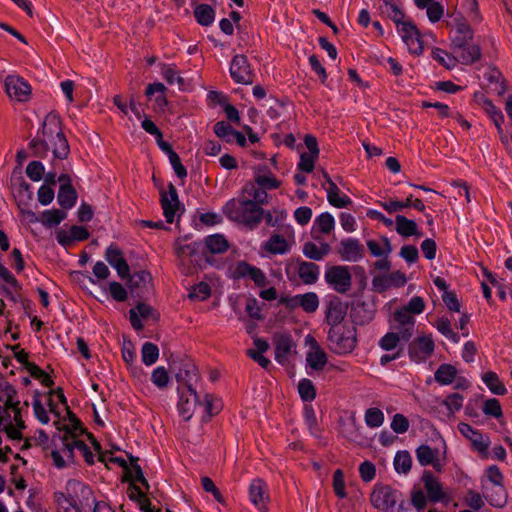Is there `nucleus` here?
I'll return each mask as SVG.
<instances>
[{
  "label": "nucleus",
  "instance_id": "nucleus-1",
  "mask_svg": "<svg viewBox=\"0 0 512 512\" xmlns=\"http://www.w3.org/2000/svg\"><path fill=\"white\" fill-rule=\"evenodd\" d=\"M223 213L232 221L256 228L263 219L264 209L246 197L233 198L223 206Z\"/></svg>",
  "mask_w": 512,
  "mask_h": 512
},
{
  "label": "nucleus",
  "instance_id": "nucleus-2",
  "mask_svg": "<svg viewBox=\"0 0 512 512\" xmlns=\"http://www.w3.org/2000/svg\"><path fill=\"white\" fill-rule=\"evenodd\" d=\"M38 135L51 144L55 158L64 159L69 154V144L62 131L61 121L57 114L49 113L44 118Z\"/></svg>",
  "mask_w": 512,
  "mask_h": 512
},
{
  "label": "nucleus",
  "instance_id": "nucleus-3",
  "mask_svg": "<svg viewBox=\"0 0 512 512\" xmlns=\"http://www.w3.org/2000/svg\"><path fill=\"white\" fill-rule=\"evenodd\" d=\"M327 340L330 350L334 353L349 354L356 347V328L350 324L329 328Z\"/></svg>",
  "mask_w": 512,
  "mask_h": 512
},
{
  "label": "nucleus",
  "instance_id": "nucleus-4",
  "mask_svg": "<svg viewBox=\"0 0 512 512\" xmlns=\"http://www.w3.org/2000/svg\"><path fill=\"white\" fill-rule=\"evenodd\" d=\"M20 401L15 402V408H6L0 405V428H2L11 439H20L21 430L25 428L24 420L19 407Z\"/></svg>",
  "mask_w": 512,
  "mask_h": 512
},
{
  "label": "nucleus",
  "instance_id": "nucleus-5",
  "mask_svg": "<svg viewBox=\"0 0 512 512\" xmlns=\"http://www.w3.org/2000/svg\"><path fill=\"white\" fill-rule=\"evenodd\" d=\"M370 500L375 508L384 512H404L406 510L403 501L395 508L398 501V492L388 486L375 489Z\"/></svg>",
  "mask_w": 512,
  "mask_h": 512
},
{
  "label": "nucleus",
  "instance_id": "nucleus-6",
  "mask_svg": "<svg viewBox=\"0 0 512 512\" xmlns=\"http://www.w3.org/2000/svg\"><path fill=\"white\" fill-rule=\"evenodd\" d=\"M295 243L294 230L291 225L282 228V234L274 233L263 244V249L273 255L288 253Z\"/></svg>",
  "mask_w": 512,
  "mask_h": 512
},
{
  "label": "nucleus",
  "instance_id": "nucleus-7",
  "mask_svg": "<svg viewBox=\"0 0 512 512\" xmlns=\"http://www.w3.org/2000/svg\"><path fill=\"white\" fill-rule=\"evenodd\" d=\"M59 441L63 445L64 455L69 461L74 460V451L77 450L88 464L94 463V455L90 448L70 431H65L59 436Z\"/></svg>",
  "mask_w": 512,
  "mask_h": 512
},
{
  "label": "nucleus",
  "instance_id": "nucleus-8",
  "mask_svg": "<svg viewBox=\"0 0 512 512\" xmlns=\"http://www.w3.org/2000/svg\"><path fill=\"white\" fill-rule=\"evenodd\" d=\"M286 274L291 279L290 273L298 274L301 281L307 285L317 282L319 278V266L313 262L303 261L301 259H290L286 263Z\"/></svg>",
  "mask_w": 512,
  "mask_h": 512
},
{
  "label": "nucleus",
  "instance_id": "nucleus-9",
  "mask_svg": "<svg viewBox=\"0 0 512 512\" xmlns=\"http://www.w3.org/2000/svg\"><path fill=\"white\" fill-rule=\"evenodd\" d=\"M325 281L338 293H346L352 285V276L347 266L337 265L326 269Z\"/></svg>",
  "mask_w": 512,
  "mask_h": 512
},
{
  "label": "nucleus",
  "instance_id": "nucleus-10",
  "mask_svg": "<svg viewBox=\"0 0 512 512\" xmlns=\"http://www.w3.org/2000/svg\"><path fill=\"white\" fill-rule=\"evenodd\" d=\"M396 27L409 52L415 55L422 54L423 43L420 37V33L413 22L408 20Z\"/></svg>",
  "mask_w": 512,
  "mask_h": 512
},
{
  "label": "nucleus",
  "instance_id": "nucleus-11",
  "mask_svg": "<svg viewBox=\"0 0 512 512\" xmlns=\"http://www.w3.org/2000/svg\"><path fill=\"white\" fill-rule=\"evenodd\" d=\"M434 341L431 336L414 339L408 346L410 359L415 363L425 362L434 352Z\"/></svg>",
  "mask_w": 512,
  "mask_h": 512
},
{
  "label": "nucleus",
  "instance_id": "nucleus-12",
  "mask_svg": "<svg viewBox=\"0 0 512 512\" xmlns=\"http://www.w3.org/2000/svg\"><path fill=\"white\" fill-rule=\"evenodd\" d=\"M5 91L9 98L18 102H26L31 95V87L23 78L9 75L5 78Z\"/></svg>",
  "mask_w": 512,
  "mask_h": 512
},
{
  "label": "nucleus",
  "instance_id": "nucleus-13",
  "mask_svg": "<svg viewBox=\"0 0 512 512\" xmlns=\"http://www.w3.org/2000/svg\"><path fill=\"white\" fill-rule=\"evenodd\" d=\"M347 309V304L343 302L339 297L333 296L329 299L325 311V321L330 326V328H335L347 324L344 323Z\"/></svg>",
  "mask_w": 512,
  "mask_h": 512
},
{
  "label": "nucleus",
  "instance_id": "nucleus-14",
  "mask_svg": "<svg viewBox=\"0 0 512 512\" xmlns=\"http://www.w3.org/2000/svg\"><path fill=\"white\" fill-rule=\"evenodd\" d=\"M337 254L347 262H358L365 255V249L357 238L342 239L337 247Z\"/></svg>",
  "mask_w": 512,
  "mask_h": 512
},
{
  "label": "nucleus",
  "instance_id": "nucleus-15",
  "mask_svg": "<svg viewBox=\"0 0 512 512\" xmlns=\"http://www.w3.org/2000/svg\"><path fill=\"white\" fill-rule=\"evenodd\" d=\"M407 279L404 273L393 271L375 275L372 279L373 289L379 293L385 292L391 288L402 287L406 284Z\"/></svg>",
  "mask_w": 512,
  "mask_h": 512
},
{
  "label": "nucleus",
  "instance_id": "nucleus-16",
  "mask_svg": "<svg viewBox=\"0 0 512 512\" xmlns=\"http://www.w3.org/2000/svg\"><path fill=\"white\" fill-rule=\"evenodd\" d=\"M231 77L240 84H251L253 82V71L250 68L247 57L236 55L233 57L230 65Z\"/></svg>",
  "mask_w": 512,
  "mask_h": 512
},
{
  "label": "nucleus",
  "instance_id": "nucleus-17",
  "mask_svg": "<svg viewBox=\"0 0 512 512\" xmlns=\"http://www.w3.org/2000/svg\"><path fill=\"white\" fill-rule=\"evenodd\" d=\"M459 432L468 439L474 450L482 455H486L489 445L490 439L488 436L483 435L480 431L474 429L471 425L467 423H459L458 424Z\"/></svg>",
  "mask_w": 512,
  "mask_h": 512
},
{
  "label": "nucleus",
  "instance_id": "nucleus-18",
  "mask_svg": "<svg viewBox=\"0 0 512 512\" xmlns=\"http://www.w3.org/2000/svg\"><path fill=\"white\" fill-rule=\"evenodd\" d=\"M249 498L260 512L268 511L269 494L263 480L257 478L252 481L249 487Z\"/></svg>",
  "mask_w": 512,
  "mask_h": 512
},
{
  "label": "nucleus",
  "instance_id": "nucleus-19",
  "mask_svg": "<svg viewBox=\"0 0 512 512\" xmlns=\"http://www.w3.org/2000/svg\"><path fill=\"white\" fill-rule=\"evenodd\" d=\"M179 402L178 411L184 420H189L194 414V410L199 403V397L194 388L178 389Z\"/></svg>",
  "mask_w": 512,
  "mask_h": 512
},
{
  "label": "nucleus",
  "instance_id": "nucleus-20",
  "mask_svg": "<svg viewBox=\"0 0 512 512\" xmlns=\"http://www.w3.org/2000/svg\"><path fill=\"white\" fill-rule=\"evenodd\" d=\"M323 177L325 179V184H323V187L327 192L328 202L336 208H345L349 206L352 203V200L346 194L340 191L336 183L333 182V180L326 172H323Z\"/></svg>",
  "mask_w": 512,
  "mask_h": 512
},
{
  "label": "nucleus",
  "instance_id": "nucleus-21",
  "mask_svg": "<svg viewBox=\"0 0 512 512\" xmlns=\"http://www.w3.org/2000/svg\"><path fill=\"white\" fill-rule=\"evenodd\" d=\"M273 342L275 346V360L280 364H284L288 356L294 352L296 345L288 333L276 334Z\"/></svg>",
  "mask_w": 512,
  "mask_h": 512
},
{
  "label": "nucleus",
  "instance_id": "nucleus-22",
  "mask_svg": "<svg viewBox=\"0 0 512 512\" xmlns=\"http://www.w3.org/2000/svg\"><path fill=\"white\" fill-rule=\"evenodd\" d=\"M161 205L166 221L173 223L176 212L179 209V200L177 190L172 183L168 185V192L161 194Z\"/></svg>",
  "mask_w": 512,
  "mask_h": 512
},
{
  "label": "nucleus",
  "instance_id": "nucleus-23",
  "mask_svg": "<svg viewBox=\"0 0 512 512\" xmlns=\"http://www.w3.org/2000/svg\"><path fill=\"white\" fill-rule=\"evenodd\" d=\"M394 321L396 322L397 332L402 333V340L407 342L414 333L415 318L414 315L400 308L394 312Z\"/></svg>",
  "mask_w": 512,
  "mask_h": 512
},
{
  "label": "nucleus",
  "instance_id": "nucleus-24",
  "mask_svg": "<svg viewBox=\"0 0 512 512\" xmlns=\"http://www.w3.org/2000/svg\"><path fill=\"white\" fill-rule=\"evenodd\" d=\"M105 258L108 263L116 269L118 275L122 279H126L130 275L129 265L123 257L122 251L115 245H110L105 252Z\"/></svg>",
  "mask_w": 512,
  "mask_h": 512
},
{
  "label": "nucleus",
  "instance_id": "nucleus-25",
  "mask_svg": "<svg viewBox=\"0 0 512 512\" xmlns=\"http://www.w3.org/2000/svg\"><path fill=\"white\" fill-rule=\"evenodd\" d=\"M416 458L421 466L431 465L437 472H442L444 463L438 458V450L428 445H420L416 451Z\"/></svg>",
  "mask_w": 512,
  "mask_h": 512
},
{
  "label": "nucleus",
  "instance_id": "nucleus-26",
  "mask_svg": "<svg viewBox=\"0 0 512 512\" xmlns=\"http://www.w3.org/2000/svg\"><path fill=\"white\" fill-rule=\"evenodd\" d=\"M451 49L456 56L457 62L464 65H471L481 58L479 45L473 44L472 41L461 48L451 47Z\"/></svg>",
  "mask_w": 512,
  "mask_h": 512
},
{
  "label": "nucleus",
  "instance_id": "nucleus-27",
  "mask_svg": "<svg viewBox=\"0 0 512 512\" xmlns=\"http://www.w3.org/2000/svg\"><path fill=\"white\" fill-rule=\"evenodd\" d=\"M422 481L432 502H439L447 497L446 493L443 491L442 484L431 472L425 471L422 476Z\"/></svg>",
  "mask_w": 512,
  "mask_h": 512
},
{
  "label": "nucleus",
  "instance_id": "nucleus-28",
  "mask_svg": "<svg viewBox=\"0 0 512 512\" xmlns=\"http://www.w3.org/2000/svg\"><path fill=\"white\" fill-rule=\"evenodd\" d=\"M483 493L486 500L494 507H504L507 503V491L504 484L485 485L483 484Z\"/></svg>",
  "mask_w": 512,
  "mask_h": 512
},
{
  "label": "nucleus",
  "instance_id": "nucleus-29",
  "mask_svg": "<svg viewBox=\"0 0 512 512\" xmlns=\"http://www.w3.org/2000/svg\"><path fill=\"white\" fill-rule=\"evenodd\" d=\"M253 181L263 187L266 191L278 189L281 185V182L274 176L266 165H258L255 168Z\"/></svg>",
  "mask_w": 512,
  "mask_h": 512
},
{
  "label": "nucleus",
  "instance_id": "nucleus-30",
  "mask_svg": "<svg viewBox=\"0 0 512 512\" xmlns=\"http://www.w3.org/2000/svg\"><path fill=\"white\" fill-rule=\"evenodd\" d=\"M289 307H301L307 313L315 312L319 307V299L316 293L308 292L296 295L287 302Z\"/></svg>",
  "mask_w": 512,
  "mask_h": 512
},
{
  "label": "nucleus",
  "instance_id": "nucleus-31",
  "mask_svg": "<svg viewBox=\"0 0 512 512\" xmlns=\"http://www.w3.org/2000/svg\"><path fill=\"white\" fill-rule=\"evenodd\" d=\"M334 227V217L329 212H323L314 220L312 234L315 239H318L320 235L330 234L334 230Z\"/></svg>",
  "mask_w": 512,
  "mask_h": 512
},
{
  "label": "nucleus",
  "instance_id": "nucleus-32",
  "mask_svg": "<svg viewBox=\"0 0 512 512\" xmlns=\"http://www.w3.org/2000/svg\"><path fill=\"white\" fill-rule=\"evenodd\" d=\"M473 40V31L466 21H458L451 41V47L461 48Z\"/></svg>",
  "mask_w": 512,
  "mask_h": 512
},
{
  "label": "nucleus",
  "instance_id": "nucleus-33",
  "mask_svg": "<svg viewBox=\"0 0 512 512\" xmlns=\"http://www.w3.org/2000/svg\"><path fill=\"white\" fill-rule=\"evenodd\" d=\"M243 196H248L249 200L255 201L260 207L268 204L267 191L255 181H248L242 188Z\"/></svg>",
  "mask_w": 512,
  "mask_h": 512
},
{
  "label": "nucleus",
  "instance_id": "nucleus-34",
  "mask_svg": "<svg viewBox=\"0 0 512 512\" xmlns=\"http://www.w3.org/2000/svg\"><path fill=\"white\" fill-rule=\"evenodd\" d=\"M306 361L314 370L323 369L327 363L326 353L320 348L314 338H311V350L307 353Z\"/></svg>",
  "mask_w": 512,
  "mask_h": 512
},
{
  "label": "nucleus",
  "instance_id": "nucleus-35",
  "mask_svg": "<svg viewBox=\"0 0 512 512\" xmlns=\"http://www.w3.org/2000/svg\"><path fill=\"white\" fill-rule=\"evenodd\" d=\"M464 397L459 393H452L443 400H436L440 407H444L445 411L442 414L446 417L453 416L456 412L460 411L463 407Z\"/></svg>",
  "mask_w": 512,
  "mask_h": 512
},
{
  "label": "nucleus",
  "instance_id": "nucleus-36",
  "mask_svg": "<svg viewBox=\"0 0 512 512\" xmlns=\"http://www.w3.org/2000/svg\"><path fill=\"white\" fill-rule=\"evenodd\" d=\"M57 201L64 210H69L74 207L77 201V192L71 183L60 185Z\"/></svg>",
  "mask_w": 512,
  "mask_h": 512
},
{
  "label": "nucleus",
  "instance_id": "nucleus-37",
  "mask_svg": "<svg viewBox=\"0 0 512 512\" xmlns=\"http://www.w3.org/2000/svg\"><path fill=\"white\" fill-rule=\"evenodd\" d=\"M395 224L397 233L403 237L422 236V233L418 230L417 223L403 215L396 216Z\"/></svg>",
  "mask_w": 512,
  "mask_h": 512
},
{
  "label": "nucleus",
  "instance_id": "nucleus-38",
  "mask_svg": "<svg viewBox=\"0 0 512 512\" xmlns=\"http://www.w3.org/2000/svg\"><path fill=\"white\" fill-rule=\"evenodd\" d=\"M330 251L331 247L326 242H322L320 245H317L314 242H306L302 248L304 256L315 261L322 260Z\"/></svg>",
  "mask_w": 512,
  "mask_h": 512
},
{
  "label": "nucleus",
  "instance_id": "nucleus-39",
  "mask_svg": "<svg viewBox=\"0 0 512 512\" xmlns=\"http://www.w3.org/2000/svg\"><path fill=\"white\" fill-rule=\"evenodd\" d=\"M366 245L374 257H388L392 252V246L387 237L370 239L367 241Z\"/></svg>",
  "mask_w": 512,
  "mask_h": 512
},
{
  "label": "nucleus",
  "instance_id": "nucleus-40",
  "mask_svg": "<svg viewBox=\"0 0 512 512\" xmlns=\"http://www.w3.org/2000/svg\"><path fill=\"white\" fill-rule=\"evenodd\" d=\"M479 104L495 126L503 125L505 121L504 115L501 109L495 106L490 99L483 96Z\"/></svg>",
  "mask_w": 512,
  "mask_h": 512
},
{
  "label": "nucleus",
  "instance_id": "nucleus-41",
  "mask_svg": "<svg viewBox=\"0 0 512 512\" xmlns=\"http://www.w3.org/2000/svg\"><path fill=\"white\" fill-rule=\"evenodd\" d=\"M16 394L17 392L14 387L4 378L0 377V405L2 404L6 408H15Z\"/></svg>",
  "mask_w": 512,
  "mask_h": 512
},
{
  "label": "nucleus",
  "instance_id": "nucleus-42",
  "mask_svg": "<svg viewBox=\"0 0 512 512\" xmlns=\"http://www.w3.org/2000/svg\"><path fill=\"white\" fill-rule=\"evenodd\" d=\"M151 312L152 308L145 303H139L135 308L130 309L129 314L132 327L135 330L143 329V323L140 317L148 318Z\"/></svg>",
  "mask_w": 512,
  "mask_h": 512
},
{
  "label": "nucleus",
  "instance_id": "nucleus-43",
  "mask_svg": "<svg viewBox=\"0 0 512 512\" xmlns=\"http://www.w3.org/2000/svg\"><path fill=\"white\" fill-rule=\"evenodd\" d=\"M176 379L180 384L179 389L193 388L192 384L198 379V374L195 366L186 365L184 369H180L176 374Z\"/></svg>",
  "mask_w": 512,
  "mask_h": 512
},
{
  "label": "nucleus",
  "instance_id": "nucleus-44",
  "mask_svg": "<svg viewBox=\"0 0 512 512\" xmlns=\"http://www.w3.org/2000/svg\"><path fill=\"white\" fill-rule=\"evenodd\" d=\"M457 375V369L451 364H441L435 371L434 378L440 385L453 383Z\"/></svg>",
  "mask_w": 512,
  "mask_h": 512
},
{
  "label": "nucleus",
  "instance_id": "nucleus-45",
  "mask_svg": "<svg viewBox=\"0 0 512 512\" xmlns=\"http://www.w3.org/2000/svg\"><path fill=\"white\" fill-rule=\"evenodd\" d=\"M385 6V13L388 17L398 26L406 22L404 20L405 14L401 9L399 0H383Z\"/></svg>",
  "mask_w": 512,
  "mask_h": 512
},
{
  "label": "nucleus",
  "instance_id": "nucleus-46",
  "mask_svg": "<svg viewBox=\"0 0 512 512\" xmlns=\"http://www.w3.org/2000/svg\"><path fill=\"white\" fill-rule=\"evenodd\" d=\"M483 382L495 395H504L507 392L505 385L500 381L498 375L493 371H487L482 376Z\"/></svg>",
  "mask_w": 512,
  "mask_h": 512
},
{
  "label": "nucleus",
  "instance_id": "nucleus-47",
  "mask_svg": "<svg viewBox=\"0 0 512 512\" xmlns=\"http://www.w3.org/2000/svg\"><path fill=\"white\" fill-rule=\"evenodd\" d=\"M66 217L67 213L64 210H44L39 221L46 227H53L60 224Z\"/></svg>",
  "mask_w": 512,
  "mask_h": 512
},
{
  "label": "nucleus",
  "instance_id": "nucleus-48",
  "mask_svg": "<svg viewBox=\"0 0 512 512\" xmlns=\"http://www.w3.org/2000/svg\"><path fill=\"white\" fill-rule=\"evenodd\" d=\"M431 56L435 61L447 69H453L458 63L454 53L450 54L438 47L432 49Z\"/></svg>",
  "mask_w": 512,
  "mask_h": 512
},
{
  "label": "nucleus",
  "instance_id": "nucleus-49",
  "mask_svg": "<svg viewBox=\"0 0 512 512\" xmlns=\"http://www.w3.org/2000/svg\"><path fill=\"white\" fill-rule=\"evenodd\" d=\"M402 340V333L400 332H388L383 337L380 338L378 345L381 349L385 351H396L401 346H399Z\"/></svg>",
  "mask_w": 512,
  "mask_h": 512
},
{
  "label": "nucleus",
  "instance_id": "nucleus-50",
  "mask_svg": "<svg viewBox=\"0 0 512 512\" xmlns=\"http://www.w3.org/2000/svg\"><path fill=\"white\" fill-rule=\"evenodd\" d=\"M287 218V212L283 209H273L272 211H265L263 219H265V222L270 227H279L283 228L286 225H283V222Z\"/></svg>",
  "mask_w": 512,
  "mask_h": 512
},
{
  "label": "nucleus",
  "instance_id": "nucleus-51",
  "mask_svg": "<svg viewBox=\"0 0 512 512\" xmlns=\"http://www.w3.org/2000/svg\"><path fill=\"white\" fill-rule=\"evenodd\" d=\"M196 20L202 26H209L214 21V10L208 4H200L194 11Z\"/></svg>",
  "mask_w": 512,
  "mask_h": 512
},
{
  "label": "nucleus",
  "instance_id": "nucleus-52",
  "mask_svg": "<svg viewBox=\"0 0 512 512\" xmlns=\"http://www.w3.org/2000/svg\"><path fill=\"white\" fill-rule=\"evenodd\" d=\"M205 244L207 249L214 254L223 253L228 249L227 240L220 234L208 236L205 240Z\"/></svg>",
  "mask_w": 512,
  "mask_h": 512
},
{
  "label": "nucleus",
  "instance_id": "nucleus-53",
  "mask_svg": "<svg viewBox=\"0 0 512 512\" xmlns=\"http://www.w3.org/2000/svg\"><path fill=\"white\" fill-rule=\"evenodd\" d=\"M384 420V413L379 408L371 407L365 411L364 421L369 428H378L382 426Z\"/></svg>",
  "mask_w": 512,
  "mask_h": 512
},
{
  "label": "nucleus",
  "instance_id": "nucleus-54",
  "mask_svg": "<svg viewBox=\"0 0 512 512\" xmlns=\"http://www.w3.org/2000/svg\"><path fill=\"white\" fill-rule=\"evenodd\" d=\"M412 466V458L408 451L397 452L394 458V467L398 473L406 474Z\"/></svg>",
  "mask_w": 512,
  "mask_h": 512
},
{
  "label": "nucleus",
  "instance_id": "nucleus-55",
  "mask_svg": "<svg viewBox=\"0 0 512 512\" xmlns=\"http://www.w3.org/2000/svg\"><path fill=\"white\" fill-rule=\"evenodd\" d=\"M298 392L303 401L311 402L316 397V389L310 379L303 378L298 383Z\"/></svg>",
  "mask_w": 512,
  "mask_h": 512
},
{
  "label": "nucleus",
  "instance_id": "nucleus-56",
  "mask_svg": "<svg viewBox=\"0 0 512 512\" xmlns=\"http://www.w3.org/2000/svg\"><path fill=\"white\" fill-rule=\"evenodd\" d=\"M141 354L143 363L147 366H151L158 360L159 349L157 345L146 342L142 346Z\"/></svg>",
  "mask_w": 512,
  "mask_h": 512
},
{
  "label": "nucleus",
  "instance_id": "nucleus-57",
  "mask_svg": "<svg viewBox=\"0 0 512 512\" xmlns=\"http://www.w3.org/2000/svg\"><path fill=\"white\" fill-rule=\"evenodd\" d=\"M29 147L35 157H45L47 152L52 149L51 144L39 135L29 143Z\"/></svg>",
  "mask_w": 512,
  "mask_h": 512
},
{
  "label": "nucleus",
  "instance_id": "nucleus-58",
  "mask_svg": "<svg viewBox=\"0 0 512 512\" xmlns=\"http://www.w3.org/2000/svg\"><path fill=\"white\" fill-rule=\"evenodd\" d=\"M210 294V286L205 282H200L192 287L188 296L192 300L204 301L210 296Z\"/></svg>",
  "mask_w": 512,
  "mask_h": 512
},
{
  "label": "nucleus",
  "instance_id": "nucleus-59",
  "mask_svg": "<svg viewBox=\"0 0 512 512\" xmlns=\"http://www.w3.org/2000/svg\"><path fill=\"white\" fill-rule=\"evenodd\" d=\"M234 130L229 123L219 121L214 125V133L228 143L233 142Z\"/></svg>",
  "mask_w": 512,
  "mask_h": 512
},
{
  "label": "nucleus",
  "instance_id": "nucleus-60",
  "mask_svg": "<svg viewBox=\"0 0 512 512\" xmlns=\"http://www.w3.org/2000/svg\"><path fill=\"white\" fill-rule=\"evenodd\" d=\"M437 330L442 334L444 335L445 337H447L448 339H450L451 341H453L454 343H457L459 341V336L457 335V333H455L452 329H451V324H450V321L449 319L447 318H439L437 321H436V324H435Z\"/></svg>",
  "mask_w": 512,
  "mask_h": 512
},
{
  "label": "nucleus",
  "instance_id": "nucleus-61",
  "mask_svg": "<svg viewBox=\"0 0 512 512\" xmlns=\"http://www.w3.org/2000/svg\"><path fill=\"white\" fill-rule=\"evenodd\" d=\"M151 381L159 389L167 387L169 383V375L165 367L160 366L155 368L151 374Z\"/></svg>",
  "mask_w": 512,
  "mask_h": 512
},
{
  "label": "nucleus",
  "instance_id": "nucleus-62",
  "mask_svg": "<svg viewBox=\"0 0 512 512\" xmlns=\"http://www.w3.org/2000/svg\"><path fill=\"white\" fill-rule=\"evenodd\" d=\"M412 203V195H409L405 201L390 200L381 203V206L390 214L402 211L410 207Z\"/></svg>",
  "mask_w": 512,
  "mask_h": 512
},
{
  "label": "nucleus",
  "instance_id": "nucleus-63",
  "mask_svg": "<svg viewBox=\"0 0 512 512\" xmlns=\"http://www.w3.org/2000/svg\"><path fill=\"white\" fill-rule=\"evenodd\" d=\"M152 277L151 274L147 271H138L135 272L132 276L129 275V285L131 288H140L142 286H146Z\"/></svg>",
  "mask_w": 512,
  "mask_h": 512
},
{
  "label": "nucleus",
  "instance_id": "nucleus-64",
  "mask_svg": "<svg viewBox=\"0 0 512 512\" xmlns=\"http://www.w3.org/2000/svg\"><path fill=\"white\" fill-rule=\"evenodd\" d=\"M44 171V166L40 161H32L26 167L27 176L34 182L42 179Z\"/></svg>",
  "mask_w": 512,
  "mask_h": 512
}]
</instances>
